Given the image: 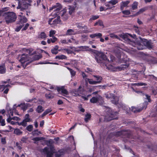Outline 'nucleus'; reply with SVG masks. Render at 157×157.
Masks as SVG:
<instances>
[{
    "label": "nucleus",
    "mask_w": 157,
    "mask_h": 157,
    "mask_svg": "<svg viewBox=\"0 0 157 157\" xmlns=\"http://www.w3.org/2000/svg\"><path fill=\"white\" fill-rule=\"evenodd\" d=\"M28 138L26 136H24L22 138L21 140L23 143H26Z\"/></svg>",
    "instance_id": "obj_51"
},
{
    "label": "nucleus",
    "mask_w": 157,
    "mask_h": 157,
    "mask_svg": "<svg viewBox=\"0 0 157 157\" xmlns=\"http://www.w3.org/2000/svg\"><path fill=\"white\" fill-rule=\"evenodd\" d=\"M129 66V64L126 63L124 64H122L119 67V68L121 70H124L128 68Z\"/></svg>",
    "instance_id": "obj_22"
},
{
    "label": "nucleus",
    "mask_w": 157,
    "mask_h": 157,
    "mask_svg": "<svg viewBox=\"0 0 157 157\" xmlns=\"http://www.w3.org/2000/svg\"><path fill=\"white\" fill-rule=\"evenodd\" d=\"M6 69L5 65L0 66V74H5L6 72Z\"/></svg>",
    "instance_id": "obj_23"
},
{
    "label": "nucleus",
    "mask_w": 157,
    "mask_h": 157,
    "mask_svg": "<svg viewBox=\"0 0 157 157\" xmlns=\"http://www.w3.org/2000/svg\"><path fill=\"white\" fill-rule=\"evenodd\" d=\"M47 36L45 32H41L40 34L38 35V37L42 39H45Z\"/></svg>",
    "instance_id": "obj_29"
},
{
    "label": "nucleus",
    "mask_w": 157,
    "mask_h": 157,
    "mask_svg": "<svg viewBox=\"0 0 157 157\" xmlns=\"http://www.w3.org/2000/svg\"><path fill=\"white\" fill-rule=\"evenodd\" d=\"M45 97L49 99H52L54 98L53 95L51 94H46Z\"/></svg>",
    "instance_id": "obj_40"
},
{
    "label": "nucleus",
    "mask_w": 157,
    "mask_h": 157,
    "mask_svg": "<svg viewBox=\"0 0 157 157\" xmlns=\"http://www.w3.org/2000/svg\"><path fill=\"white\" fill-rule=\"evenodd\" d=\"M77 27L79 29H84L85 30L83 31V33H86L89 32L88 30H87L88 29L87 26L84 25L83 26H82V24L80 23H78L77 25Z\"/></svg>",
    "instance_id": "obj_16"
},
{
    "label": "nucleus",
    "mask_w": 157,
    "mask_h": 157,
    "mask_svg": "<svg viewBox=\"0 0 157 157\" xmlns=\"http://www.w3.org/2000/svg\"><path fill=\"white\" fill-rule=\"evenodd\" d=\"M62 19L63 21H66L67 20L68 17V15L66 13V11H63L61 15Z\"/></svg>",
    "instance_id": "obj_20"
},
{
    "label": "nucleus",
    "mask_w": 157,
    "mask_h": 157,
    "mask_svg": "<svg viewBox=\"0 0 157 157\" xmlns=\"http://www.w3.org/2000/svg\"><path fill=\"white\" fill-rule=\"evenodd\" d=\"M1 142L3 144H6V138L4 137L2 138Z\"/></svg>",
    "instance_id": "obj_59"
},
{
    "label": "nucleus",
    "mask_w": 157,
    "mask_h": 157,
    "mask_svg": "<svg viewBox=\"0 0 157 157\" xmlns=\"http://www.w3.org/2000/svg\"><path fill=\"white\" fill-rule=\"evenodd\" d=\"M122 13L125 15H128L131 14V12L129 10H125L122 11Z\"/></svg>",
    "instance_id": "obj_44"
},
{
    "label": "nucleus",
    "mask_w": 157,
    "mask_h": 157,
    "mask_svg": "<svg viewBox=\"0 0 157 157\" xmlns=\"http://www.w3.org/2000/svg\"><path fill=\"white\" fill-rule=\"evenodd\" d=\"M112 96L113 98V99L111 100L112 103L115 105L117 104L118 103L119 99L114 95H113Z\"/></svg>",
    "instance_id": "obj_19"
},
{
    "label": "nucleus",
    "mask_w": 157,
    "mask_h": 157,
    "mask_svg": "<svg viewBox=\"0 0 157 157\" xmlns=\"http://www.w3.org/2000/svg\"><path fill=\"white\" fill-rule=\"evenodd\" d=\"M147 106V104L146 103L140 104V108L132 107V111L134 113H139L142 111L144 108L146 109Z\"/></svg>",
    "instance_id": "obj_9"
},
{
    "label": "nucleus",
    "mask_w": 157,
    "mask_h": 157,
    "mask_svg": "<svg viewBox=\"0 0 157 157\" xmlns=\"http://www.w3.org/2000/svg\"><path fill=\"white\" fill-rule=\"evenodd\" d=\"M138 2L136 1H134L132 5L131 11L132 12H135L134 10L137 9L138 8Z\"/></svg>",
    "instance_id": "obj_17"
},
{
    "label": "nucleus",
    "mask_w": 157,
    "mask_h": 157,
    "mask_svg": "<svg viewBox=\"0 0 157 157\" xmlns=\"http://www.w3.org/2000/svg\"><path fill=\"white\" fill-rule=\"evenodd\" d=\"M12 120H15L16 121H19L20 120V119L17 117H12Z\"/></svg>",
    "instance_id": "obj_63"
},
{
    "label": "nucleus",
    "mask_w": 157,
    "mask_h": 157,
    "mask_svg": "<svg viewBox=\"0 0 157 157\" xmlns=\"http://www.w3.org/2000/svg\"><path fill=\"white\" fill-rule=\"evenodd\" d=\"M91 117V115L90 113H87L85 116L84 121L86 122H88L90 120Z\"/></svg>",
    "instance_id": "obj_25"
},
{
    "label": "nucleus",
    "mask_w": 157,
    "mask_h": 157,
    "mask_svg": "<svg viewBox=\"0 0 157 157\" xmlns=\"http://www.w3.org/2000/svg\"><path fill=\"white\" fill-rule=\"evenodd\" d=\"M133 85L135 86H146L147 85V84L143 82H138L136 83L133 84Z\"/></svg>",
    "instance_id": "obj_36"
},
{
    "label": "nucleus",
    "mask_w": 157,
    "mask_h": 157,
    "mask_svg": "<svg viewBox=\"0 0 157 157\" xmlns=\"http://www.w3.org/2000/svg\"><path fill=\"white\" fill-rule=\"evenodd\" d=\"M130 36L132 38L135 39L136 37V35L134 34L132 35L130 34H126L124 35L123 36V38L125 41H127L128 43L130 44H132L134 43V40L133 39H131L129 38V36Z\"/></svg>",
    "instance_id": "obj_10"
},
{
    "label": "nucleus",
    "mask_w": 157,
    "mask_h": 157,
    "mask_svg": "<svg viewBox=\"0 0 157 157\" xmlns=\"http://www.w3.org/2000/svg\"><path fill=\"white\" fill-rule=\"evenodd\" d=\"M26 122V121L23 120L21 122H20V124L24 127H25L27 125Z\"/></svg>",
    "instance_id": "obj_54"
},
{
    "label": "nucleus",
    "mask_w": 157,
    "mask_h": 157,
    "mask_svg": "<svg viewBox=\"0 0 157 157\" xmlns=\"http://www.w3.org/2000/svg\"><path fill=\"white\" fill-rule=\"evenodd\" d=\"M41 133L40 131L37 132H32V134L33 136H38L39 134H41Z\"/></svg>",
    "instance_id": "obj_50"
},
{
    "label": "nucleus",
    "mask_w": 157,
    "mask_h": 157,
    "mask_svg": "<svg viewBox=\"0 0 157 157\" xmlns=\"http://www.w3.org/2000/svg\"><path fill=\"white\" fill-rule=\"evenodd\" d=\"M148 9V7H145L141 9H140L139 11L137 12L136 13V15H138L140 14L141 13H143V12L145 11L146 10H147Z\"/></svg>",
    "instance_id": "obj_31"
},
{
    "label": "nucleus",
    "mask_w": 157,
    "mask_h": 157,
    "mask_svg": "<svg viewBox=\"0 0 157 157\" xmlns=\"http://www.w3.org/2000/svg\"><path fill=\"white\" fill-rule=\"evenodd\" d=\"M51 42L52 43H55L57 40V38L54 36L52 37V38H50Z\"/></svg>",
    "instance_id": "obj_49"
},
{
    "label": "nucleus",
    "mask_w": 157,
    "mask_h": 157,
    "mask_svg": "<svg viewBox=\"0 0 157 157\" xmlns=\"http://www.w3.org/2000/svg\"><path fill=\"white\" fill-rule=\"evenodd\" d=\"M63 102L62 100H59L57 102V104L59 105H62L63 104Z\"/></svg>",
    "instance_id": "obj_64"
},
{
    "label": "nucleus",
    "mask_w": 157,
    "mask_h": 157,
    "mask_svg": "<svg viewBox=\"0 0 157 157\" xmlns=\"http://www.w3.org/2000/svg\"><path fill=\"white\" fill-rule=\"evenodd\" d=\"M74 30L72 29H68L67 30L66 35H71L74 34Z\"/></svg>",
    "instance_id": "obj_35"
},
{
    "label": "nucleus",
    "mask_w": 157,
    "mask_h": 157,
    "mask_svg": "<svg viewBox=\"0 0 157 157\" xmlns=\"http://www.w3.org/2000/svg\"><path fill=\"white\" fill-rule=\"evenodd\" d=\"M18 106H21V108L23 110V111H25L27 109V107L25 105V104H21L20 105H18Z\"/></svg>",
    "instance_id": "obj_42"
},
{
    "label": "nucleus",
    "mask_w": 157,
    "mask_h": 157,
    "mask_svg": "<svg viewBox=\"0 0 157 157\" xmlns=\"http://www.w3.org/2000/svg\"><path fill=\"white\" fill-rule=\"evenodd\" d=\"M5 19L6 23L9 24L15 21L17 18L16 14L13 12H6L4 13Z\"/></svg>",
    "instance_id": "obj_3"
},
{
    "label": "nucleus",
    "mask_w": 157,
    "mask_h": 157,
    "mask_svg": "<svg viewBox=\"0 0 157 157\" xmlns=\"http://www.w3.org/2000/svg\"><path fill=\"white\" fill-rule=\"evenodd\" d=\"M9 87H11V86L9 84L6 85H0V90H2V91H3L5 90L3 92L4 93L7 94L9 90V89L8 88Z\"/></svg>",
    "instance_id": "obj_15"
},
{
    "label": "nucleus",
    "mask_w": 157,
    "mask_h": 157,
    "mask_svg": "<svg viewBox=\"0 0 157 157\" xmlns=\"http://www.w3.org/2000/svg\"><path fill=\"white\" fill-rule=\"evenodd\" d=\"M59 47L58 45H56L54 48H52L51 50V52L52 54H56L58 53V49Z\"/></svg>",
    "instance_id": "obj_24"
},
{
    "label": "nucleus",
    "mask_w": 157,
    "mask_h": 157,
    "mask_svg": "<svg viewBox=\"0 0 157 157\" xmlns=\"http://www.w3.org/2000/svg\"><path fill=\"white\" fill-rule=\"evenodd\" d=\"M102 35L101 33H94V34H91L90 35V38H94V37H101L102 36Z\"/></svg>",
    "instance_id": "obj_26"
},
{
    "label": "nucleus",
    "mask_w": 157,
    "mask_h": 157,
    "mask_svg": "<svg viewBox=\"0 0 157 157\" xmlns=\"http://www.w3.org/2000/svg\"><path fill=\"white\" fill-rule=\"evenodd\" d=\"M99 17L98 16H93L90 18V20H95L98 18Z\"/></svg>",
    "instance_id": "obj_53"
},
{
    "label": "nucleus",
    "mask_w": 157,
    "mask_h": 157,
    "mask_svg": "<svg viewBox=\"0 0 157 157\" xmlns=\"http://www.w3.org/2000/svg\"><path fill=\"white\" fill-rule=\"evenodd\" d=\"M89 83L90 84L94 85L97 84L96 81H94L93 79H88Z\"/></svg>",
    "instance_id": "obj_46"
},
{
    "label": "nucleus",
    "mask_w": 157,
    "mask_h": 157,
    "mask_svg": "<svg viewBox=\"0 0 157 157\" xmlns=\"http://www.w3.org/2000/svg\"><path fill=\"white\" fill-rule=\"evenodd\" d=\"M118 2V0H111L109 2V3L113 5H114L116 4Z\"/></svg>",
    "instance_id": "obj_43"
},
{
    "label": "nucleus",
    "mask_w": 157,
    "mask_h": 157,
    "mask_svg": "<svg viewBox=\"0 0 157 157\" xmlns=\"http://www.w3.org/2000/svg\"><path fill=\"white\" fill-rule=\"evenodd\" d=\"M41 57L39 55H36L35 56L34 59L36 60H38L41 58Z\"/></svg>",
    "instance_id": "obj_61"
},
{
    "label": "nucleus",
    "mask_w": 157,
    "mask_h": 157,
    "mask_svg": "<svg viewBox=\"0 0 157 157\" xmlns=\"http://www.w3.org/2000/svg\"><path fill=\"white\" fill-rule=\"evenodd\" d=\"M67 68L68 70L70 72L71 77L75 76L76 75V72L72 69L69 67H67Z\"/></svg>",
    "instance_id": "obj_33"
},
{
    "label": "nucleus",
    "mask_w": 157,
    "mask_h": 157,
    "mask_svg": "<svg viewBox=\"0 0 157 157\" xmlns=\"http://www.w3.org/2000/svg\"><path fill=\"white\" fill-rule=\"evenodd\" d=\"M24 25V24H20V25L17 26V27L15 29V31L17 32H19L20 31Z\"/></svg>",
    "instance_id": "obj_41"
},
{
    "label": "nucleus",
    "mask_w": 157,
    "mask_h": 157,
    "mask_svg": "<svg viewBox=\"0 0 157 157\" xmlns=\"http://www.w3.org/2000/svg\"><path fill=\"white\" fill-rule=\"evenodd\" d=\"M130 2L129 1H127L125 2H122V4H121L123 7H126L129 3Z\"/></svg>",
    "instance_id": "obj_47"
},
{
    "label": "nucleus",
    "mask_w": 157,
    "mask_h": 157,
    "mask_svg": "<svg viewBox=\"0 0 157 157\" xmlns=\"http://www.w3.org/2000/svg\"><path fill=\"white\" fill-rule=\"evenodd\" d=\"M36 111L38 113H40L44 111L43 107L41 105H38L36 109Z\"/></svg>",
    "instance_id": "obj_32"
},
{
    "label": "nucleus",
    "mask_w": 157,
    "mask_h": 157,
    "mask_svg": "<svg viewBox=\"0 0 157 157\" xmlns=\"http://www.w3.org/2000/svg\"><path fill=\"white\" fill-rule=\"evenodd\" d=\"M53 154V152L52 151H49L46 154V157H52Z\"/></svg>",
    "instance_id": "obj_45"
},
{
    "label": "nucleus",
    "mask_w": 157,
    "mask_h": 157,
    "mask_svg": "<svg viewBox=\"0 0 157 157\" xmlns=\"http://www.w3.org/2000/svg\"><path fill=\"white\" fill-rule=\"evenodd\" d=\"M70 10L69 11V13L70 15H71L72 13L74 12L75 9L73 7H70L69 8Z\"/></svg>",
    "instance_id": "obj_52"
},
{
    "label": "nucleus",
    "mask_w": 157,
    "mask_h": 157,
    "mask_svg": "<svg viewBox=\"0 0 157 157\" xmlns=\"http://www.w3.org/2000/svg\"><path fill=\"white\" fill-rule=\"evenodd\" d=\"M17 20V24L19 25L24 24L27 21V19L25 16H21L20 15H18Z\"/></svg>",
    "instance_id": "obj_12"
},
{
    "label": "nucleus",
    "mask_w": 157,
    "mask_h": 157,
    "mask_svg": "<svg viewBox=\"0 0 157 157\" xmlns=\"http://www.w3.org/2000/svg\"><path fill=\"white\" fill-rule=\"evenodd\" d=\"M16 1L18 4L17 9H20L21 11H26L31 6V3L32 1L31 0H16Z\"/></svg>",
    "instance_id": "obj_2"
},
{
    "label": "nucleus",
    "mask_w": 157,
    "mask_h": 157,
    "mask_svg": "<svg viewBox=\"0 0 157 157\" xmlns=\"http://www.w3.org/2000/svg\"><path fill=\"white\" fill-rule=\"evenodd\" d=\"M155 146H153V145H147L148 148L149 149H151L152 150H154L155 148Z\"/></svg>",
    "instance_id": "obj_58"
},
{
    "label": "nucleus",
    "mask_w": 157,
    "mask_h": 157,
    "mask_svg": "<svg viewBox=\"0 0 157 157\" xmlns=\"http://www.w3.org/2000/svg\"><path fill=\"white\" fill-rule=\"evenodd\" d=\"M71 93L75 96H79V94H82L83 93V89L81 86L77 89L73 90L71 92Z\"/></svg>",
    "instance_id": "obj_11"
},
{
    "label": "nucleus",
    "mask_w": 157,
    "mask_h": 157,
    "mask_svg": "<svg viewBox=\"0 0 157 157\" xmlns=\"http://www.w3.org/2000/svg\"><path fill=\"white\" fill-rule=\"evenodd\" d=\"M62 6L59 3H56V5L52 6L50 7L49 10L51 12L52 10H54V11L57 12L55 13H52L50 15V17H52L50 18L48 20V24L50 25H55L58 24H60L61 22L60 17L59 16H58L57 13L59 12V11L61 10Z\"/></svg>",
    "instance_id": "obj_1"
},
{
    "label": "nucleus",
    "mask_w": 157,
    "mask_h": 157,
    "mask_svg": "<svg viewBox=\"0 0 157 157\" xmlns=\"http://www.w3.org/2000/svg\"><path fill=\"white\" fill-rule=\"evenodd\" d=\"M96 80V82L97 84H99L101 83V81L102 79V78L100 76L98 75H94L93 76Z\"/></svg>",
    "instance_id": "obj_18"
},
{
    "label": "nucleus",
    "mask_w": 157,
    "mask_h": 157,
    "mask_svg": "<svg viewBox=\"0 0 157 157\" xmlns=\"http://www.w3.org/2000/svg\"><path fill=\"white\" fill-rule=\"evenodd\" d=\"M107 115L105 117V119L108 121H110L112 120L118 119L117 114L118 113L117 112H114L110 108L107 109Z\"/></svg>",
    "instance_id": "obj_5"
},
{
    "label": "nucleus",
    "mask_w": 157,
    "mask_h": 157,
    "mask_svg": "<svg viewBox=\"0 0 157 157\" xmlns=\"http://www.w3.org/2000/svg\"><path fill=\"white\" fill-rule=\"evenodd\" d=\"M29 26V24L27 23H26L25 26L24 27V28L22 29V30L24 31V30H26L28 28V27Z\"/></svg>",
    "instance_id": "obj_57"
},
{
    "label": "nucleus",
    "mask_w": 157,
    "mask_h": 157,
    "mask_svg": "<svg viewBox=\"0 0 157 157\" xmlns=\"http://www.w3.org/2000/svg\"><path fill=\"white\" fill-rule=\"evenodd\" d=\"M56 90L59 93L62 94V95L65 97L69 98V96H66L69 94V92L66 90L64 89V86H62L60 87H57Z\"/></svg>",
    "instance_id": "obj_8"
},
{
    "label": "nucleus",
    "mask_w": 157,
    "mask_h": 157,
    "mask_svg": "<svg viewBox=\"0 0 157 157\" xmlns=\"http://www.w3.org/2000/svg\"><path fill=\"white\" fill-rule=\"evenodd\" d=\"M20 58L19 60L22 64L24 63L29 60V56L28 54H21V55Z\"/></svg>",
    "instance_id": "obj_13"
},
{
    "label": "nucleus",
    "mask_w": 157,
    "mask_h": 157,
    "mask_svg": "<svg viewBox=\"0 0 157 157\" xmlns=\"http://www.w3.org/2000/svg\"><path fill=\"white\" fill-rule=\"evenodd\" d=\"M44 138L43 137H36L33 138L32 140L33 141H36L40 140H43Z\"/></svg>",
    "instance_id": "obj_38"
},
{
    "label": "nucleus",
    "mask_w": 157,
    "mask_h": 157,
    "mask_svg": "<svg viewBox=\"0 0 157 157\" xmlns=\"http://www.w3.org/2000/svg\"><path fill=\"white\" fill-rule=\"evenodd\" d=\"M56 33L55 31L54 30H51L49 32V36L50 37H53V35Z\"/></svg>",
    "instance_id": "obj_48"
},
{
    "label": "nucleus",
    "mask_w": 157,
    "mask_h": 157,
    "mask_svg": "<svg viewBox=\"0 0 157 157\" xmlns=\"http://www.w3.org/2000/svg\"><path fill=\"white\" fill-rule=\"evenodd\" d=\"M52 111V109L51 108L49 109H47L40 116V117H42L43 119L44 117L46 115L48 114V113H50Z\"/></svg>",
    "instance_id": "obj_21"
},
{
    "label": "nucleus",
    "mask_w": 157,
    "mask_h": 157,
    "mask_svg": "<svg viewBox=\"0 0 157 157\" xmlns=\"http://www.w3.org/2000/svg\"><path fill=\"white\" fill-rule=\"evenodd\" d=\"M90 102L92 103H97L100 105H102L104 103L103 98L99 94H97L96 96L93 97L90 99Z\"/></svg>",
    "instance_id": "obj_6"
},
{
    "label": "nucleus",
    "mask_w": 157,
    "mask_h": 157,
    "mask_svg": "<svg viewBox=\"0 0 157 157\" xmlns=\"http://www.w3.org/2000/svg\"><path fill=\"white\" fill-rule=\"evenodd\" d=\"M145 96L146 97V99L148 100V101L149 102H151V97L150 96L146 94L145 95Z\"/></svg>",
    "instance_id": "obj_56"
},
{
    "label": "nucleus",
    "mask_w": 157,
    "mask_h": 157,
    "mask_svg": "<svg viewBox=\"0 0 157 157\" xmlns=\"http://www.w3.org/2000/svg\"><path fill=\"white\" fill-rule=\"evenodd\" d=\"M0 123L2 126H4L6 125L5 120L3 119L2 116H0Z\"/></svg>",
    "instance_id": "obj_34"
},
{
    "label": "nucleus",
    "mask_w": 157,
    "mask_h": 157,
    "mask_svg": "<svg viewBox=\"0 0 157 157\" xmlns=\"http://www.w3.org/2000/svg\"><path fill=\"white\" fill-rule=\"evenodd\" d=\"M145 78H148L150 80L152 79L157 80V78L154 76L153 75H149L145 76Z\"/></svg>",
    "instance_id": "obj_28"
},
{
    "label": "nucleus",
    "mask_w": 157,
    "mask_h": 157,
    "mask_svg": "<svg viewBox=\"0 0 157 157\" xmlns=\"http://www.w3.org/2000/svg\"><path fill=\"white\" fill-rule=\"evenodd\" d=\"M142 42L143 44L148 48L151 49L152 48L151 42L147 39H144L142 40Z\"/></svg>",
    "instance_id": "obj_14"
},
{
    "label": "nucleus",
    "mask_w": 157,
    "mask_h": 157,
    "mask_svg": "<svg viewBox=\"0 0 157 157\" xmlns=\"http://www.w3.org/2000/svg\"><path fill=\"white\" fill-rule=\"evenodd\" d=\"M113 135L116 137H120L123 138H130L132 137L131 133L126 130H123L117 131L114 132Z\"/></svg>",
    "instance_id": "obj_4"
},
{
    "label": "nucleus",
    "mask_w": 157,
    "mask_h": 157,
    "mask_svg": "<svg viewBox=\"0 0 157 157\" xmlns=\"http://www.w3.org/2000/svg\"><path fill=\"white\" fill-rule=\"evenodd\" d=\"M26 122H29L30 121V119L29 118V115L28 114H26L25 116V119L24 120Z\"/></svg>",
    "instance_id": "obj_37"
},
{
    "label": "nucleus",
    "mask_w": 157,
    "mask_h": 157,
    "mask_svg": "<svg viewBox=\"0 0 157 157\" xmlns=\"http://www.w3.org/2000/svg\"><path fill=\"white\" fill-rule=\"evenodd\" d=\"M14 133L17 135L19 136L22 134L23 132L18 128H15L14 131Z\"/></svg>",
    "instance_id": "obj_27"
},
{
    "label": "nucleus",
    "mask_w": 157,
    "mask_h": 157,
    "mask_svg": "<svg viewBox=\"0 0 157 157\" xmlns=\"http://www.w3.org/2000/svg\"><path fill=\"white\" fill-rule=\"evenodd\" d=\"M60 42L62 44H68V42H67V40H60Z\"/></svg>",
    "instance_id": "obj_60"
},
{
    "label": "nucleus",
    "mask_w": 157,
    "mask_h": 157,
    "mask_svg": "<svg viewBox=\"0 0 157 157\" xmlns=\"http://www.w3.org/2000/svg\"><path fill=\"white\" fill-rule=\"evenodd\" d=\"M110 36L111 38H115L116 39H118L119 38L118 36L117 35L113 33L110 34Z\"/></svg>",
    "instance_id": "obj_55"
},
{
    "label": "nucleus",
    "mask_w": 157,
    "mask_h": 157,
    "mask_svg": "<svg viewBox=\"0 0 157 157\" xmlns=\"http://www.w3.org/2000/svg\"><path fill=\"white\" fill-rule=\"evenodd\" d=\"M95 59L98 63H103L104 61H109V60L107 59L106 56L102 52H98L97 56L95 57Z\"/></svg>",
    "instance_id": "obj_7"
},
{
    "label": "nucleus",
    "mask_w": 157,
    "mask_h": 157,
    "mask_svg": "<svg viewBox=\"0 0 157 157\" xmlns=\"http://www.w3.org/2000/svg\"><path fill=\"white\" fill-rule=\"evenodd\" d=\"M56 59H67L66 56L63 55H60L57 56L55 57Z\"/></svg>",
    "instance_id": "obj_30"
},
{
    "label": "nucleus",
    "mask_w": 157,
    "mask_h": 157,
    "mask_svg": "<svg viewBox=\"0 0 157 157\" xmlns=\"http://www.w3.org/2000/svg\"><path fill=\"white\" fill-rule=\"evenodd\" d=\"M33 127V126L32 124H29L26 127V129L30 132L32 131Z\"/></svg>",
    "instance_id": "obj_39"
},
{
    "label": "nucleus",
    "mask_w": 157,
    "mask_h": 157,
    "mask_svg": "<svg viewBox=\"0 0 157 157\" xmlns=\"http://www.w3.org/2000/svg\"><path fill=\"white\" fill-rule=\"evenodd\" d=\"M12 117L11 118L10 116L7 119V122L9 123H10L12 121L11 120H12Z\"/></svg>",
    "instance_id": "obj_62"
}]
</instances>
